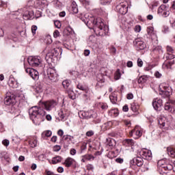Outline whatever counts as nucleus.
<instances>
[{
  "label": "nucleus",
  "instance_id": "1",
  "mask_svg": "<svg viewBox=\"0 0 175 175\" xmlns=\"http://www.w3.org/2000/svg\"><path fill=\"white\" fill-rule=\"evenodd\" d=\"M81 20L84 21L90 29H94L96 35H98V36H105L109 31V27L105 25L103 19L100 18H95L93 16H90L89 14H85L81 16Z\"/></svg>",
  "mask_w": 175,
  "mask_h": 175
},
{
  "label": "nucleus",
  "instance_id": "2",
  "mask_svg": "<svg viewBox=\"0 0 175 175\" xmlns=\"http://www.w3.org/2000/svg\"><path fill=\"white\" fill-rule=\"evenodd\" d=\"M29 114L33 124H35V125H40V122L44 121L46 111L40 107L34 106L29 109Z\"/></svg>",
  "mask_w": 175,
  "mask_h": 175
},
{
  "label": "nucleus",
  "instance_id": "3",
  "mask_svg": "<svg viewBox=\"0 0 175 175\" xmlns=\"http://www.w3.org/2000/svg\"><path fill=\"white\" fill-rule=\"evenodd\" d=\"M48 49V53L46 55L45 59L48 64H51L57 61L59 51L61 50L59 48H46Z\"/></svg>",
  "mask_w": 175,
  "mask_h": 175
},
{
  "label": "nucleus",
  "instance_id": "4",
  "mask_svg": "<svg viewBox=\"0 0 175 175\" xmlns=\"http://www.w3.org/2000/svg\"><path fill=\"white\" fill-rule=\"evenodd\" d=\"M159 94L163 98H169L172 95V88L169 87L166 83H161L159 87Z\"/></svg>",
  "mask_w": 175,
  "mask_h": 175
},
{
  "label": "nucleus",
  "instance_id": "5",
  "mask_svg": "<svg viewBox=\"0 0 175 175\" xmlns=\"http://www.w3.org/2000/svg\"><path fill=\"white\" fill-rule=\"evenodd\" d=\"M27 62L30 66L36 67L40 65L42 62V59L38 56H30L27 59Z\"/></svg>",
  "mask_w": 175,
  "mask_h": 175
},
{
  "label": "nucleus",
  "instance_id": "6",
  "mask_svg": "<svg viewBox=\"0 0 175 175\" xmlns=\"http://www.w3.org/2000/svg\"><path fill=\"white\" fill-rule=\"evenodd\" d=\"M138 154L142 157V158H143V159L150 161L152 158V153L151 152V150L146 148L142 149L138 152Z\"/></svg>",
  "mask_w": 175,
  "mask_h": 175
},
{
  "label": "nucleus",
  "instance_id": "7",
  "mask_svg": "<svg viewBox=\"0 0 175 175\" xmlns=\"http://www.w3.org/2000/svg\"><path fill=\"white\" fill-rule=\"evenodd\" d=\"M47 76L51 81H57L58 80V74L54 68H49L46 70Z\"/></svg>",
  "mask_w": 175,
  "mask_h": 175
},
{
  "label": "nucleus",
  "instance_id": "8",
  "mask_svg": "<svg viewBox=\"0 0 175 175\" xmlns=\"http://www.w3.org/2000/svg\"><path fill=\"white\" fill-rule=\"evenodd\" d=\"M116 12L120 14H126L128 13V3L124 1L116 5Z\"/></svg>",
  "mask_w": 175,
  "mask_h": 175
},
{
  "label": "nucleus",
  "instance_id": "9",
  "mask_svg": "<svg viewBox=\"0 0 175 175\" xmlns=\"http://www.w3.org/2000/svg\"><path fill=\"white\" fill-rule=\"evenodd\" d=\"M157 13L162 17H169V16L170 15V11H169V8H167L165 5H161L159 8Z\"/></svg>",
  "mask_w": 175,
  "mask_h": 175
},
{
  "label": "nucleus",
  "instance_id": "10",
  "mask_svg": "<svg viewBox=\"0 0 175 175\" xmlns=\"http://www.w3.org/2000/svg\"><path fill=\"white\" fill-rule=\"evenodd\" d=\"M42 107L45 110H46V111H50L51 110H52V109H54V107L57 106L58 103H57V101L52 100L44 102L42 103Z\"/></svg>",
  "mask_w": 175,
  "mask_h": 175
},
{
  "label": "nucleus",
  "instance_id": "11",
  "mask_svg": "<svg viewBox=\"0 0 175 175\" xmlns=\"http://www.w3.org/2000/svg\"><path fill=\"white\" fill-rule=\"evenodd\" d=\"M25 69L26 73H28L33 80H38L39 79V72L38 70L31 68H27L25 66Z\"/></svg>",
  "mask_w": 175,
  "mask_h": 175
},
{
  "label": "nucleus",
  "instance_id": "12",
  "mask_svg": "<svg viewBox=\"0 0 175 175\" xmlns=\"http://www.w3.org/2000/svg\"><path fill=\"white\" fill-rule=\"evenodd\" d=\"M81 115L83 118H86V120H90V118H97L98 113L94 111H81Z\"/></svg>",
  "mask_w": 175,
  "mask_h": 175
},
{
  "label": "nucleus",
  "instance_id": "13",
  "mask_svg": "<svg viewBox=\"0 0 175 175\" xmlns=\"http://www.w3.org/2000/svg\"><path fill=\"white\" fill-rule=\"evenodd\" d=\"M163 105V102L161 99H154L152 102V106L154 110L157 111H161L162 110V105Z\"/></svg>",
  "mask_w": 175,
  "mask_h": 175
},
{
  "label": "nucleus",
  "instance_id": "14",
  "mask_svg": "<svg viewBox=\"0 0 175 175\" xmlns=\"http://www.w3.org/2000/svg\"><path fill=\"white\" fill-rule=\"evenodd\" d=\"M131 165H137V166L140 167L143 166L144 161H143V157L137 156L131 161Z\"/></svg>",
  "mask_w": 175,
  "mask_h": 175
},
{
  "label": "nucleus",
  "instance_id": "15",
  "mask_svg": "<svg viewBox=\"0 0 175 175\" xmlns=\"http://www.w3.org/2000/svg\"><path fill=\"white\" fill-rule=\"evenodd\" d=\"M15 103H16V96H14V95L8 96L4 98V103L7 106H9L10 105H12Z\"/></svg>",
  "mask_w": 175,
  "mask_h": 175
},
{
  "label": "nucleus",
  "instance_id": "16",
  "mask_svg": "<svg viewBox=\"0 0 175 175\" xmlns=\"http://www.w3.org/2000/svg\"><path fill=\"white\" fill-rule=\"evenodd\" d=\"M147 33L148 36H152L154 39V43L155 44H158V39L157 38V36L154 33V27H150L147 28Z\"/></svg>",
  "mask_w": 175,
  "mask_h": 175
},
{
  "label": "nucleus",
  "instance_id": "17",
  "mask_svg": "<svg viewBox=\"0 0 175 175\" xmlns=\"http://www.w3.org/2000/svg\"><path fill=\"white\" fill-rule=\"evenodd\" d=\"M8 84L11 88H18V82L14 78L10 79Z\"/></svg>",
  "mask_w": 175,
  "mask_h": 175
},
{
  "label": "nucleus",
  "instance_id": "18",
  "mask_svg": "<svg viewBox=\"0 0 175 175\" xmlns=\"http://www.w3.org/2000/svg\"><path fill=\"white\" fill-rule=\"evenodd\" d=\"M133 133H135L136 136H138V137H142V135H143L142 129H140L139 126H136L135 128L131 131V135Z\"/></svg>",
  "mask_w": 175,
  "mask_h": 175
},
{
  "label": "nucleus",
  "instance_id": "19",
  "mask_svg": "<svg viewBox=\"0 0 175 175\" xmlns=\"http://www.w3.org/2000/svg\"><path fill=\"white\" fill-rule=\"evenodd\" d=\"M23 18H24V20H31V19L33 18V12H29V11H26L23 14Z\"/></svg>",
  "mask_w": 175,
  "mask_h": 175
},
{
  "label": "nucleus",
  "instance_id": "20",
  "mask_svg": "<svg viewBox=\"0 0 175 175\" xmlns=\"http://www.w3.org/2000/svg\"><path fill=\"white\" fill-rule=\"evenodd\" d=\"M74 163H75V159L70 157H68L65 160L64 165H65L66 167H70Z\"/></svg>",
  "mask_w": 175,
  "mask_h": 175
},
{
  "label": "nucleus",
  "instance_id": "21",
  "mask_svg": "<svg viewBox=\"0 0 175 175\" xmlns=\"http://www.w3.org/2000/svg\"><path fill=\"white\" fill-rule=\"evenodd\" d=\"M71 10L74 14H77V13H79V8L77 7V3H76L75 1L72 2Z\"/></svg>",
  "mask_w": 175,
  "mask_h": 175
},
{
  "label": "nucleus",
  "instance_id": "22",
  "mask_svg": "<svg viewBox=\"0 0 175 175\" xmlns=\"http://www.w3.org/2000/svg\"><path fill=\"white\" fill-rule=\"evenodd\" d=\"M174 64V60H172L167 63H164L163 64V68H164V69H172V66Z\"/></svg>",
  "mask_w": 175,
  "mask_h": 175
},
{
  "label": "nucleus",
  "instance_id": "23",
  "mask_svg": "<svg viewBox=\"0 0 175 175\" xmlns=\"http://www.w3.org/2000/svg\"><path fill=\"white\" fill-rule=\"evenodd\" d=\"M62 161V157L59 156H56L52 158V163L53 165H57V163H59Z\"/></svg>",
  "mask_w": 175,
  "mask_h": 175
},
{
  "label": "nucleus",
  "instance_id": "24",
  "mask_svg": "<svg viewBox=\"0 0 175 175\" xmlns=\"http://www.w3.org/2000/svg\"><path fill=\"white\" fill-rule=\"evenodd\" d=\"M131 109L132 110V111H134V113H136V111L139 110V105L136 103H131Z\"/></svg>",
  "mask_w": 175,
  "mask_h": 175
},
{
  "label": "nucleus",
  "instance_id": "25",
  "mask_svg": "<svg viewBox=\"0 0 175 175\" xmlns=\"http://www.w3.org/2000/svg\"><path fill=\"white\" fill-rule=\"evenodd\" d=\"M167 154L170 155L172 158H175V150L174 149L172 148H167Z\"/></svg>",
  "mask_w": 175,
  "mask_h": 175
},
{
  "label": "nucleus",
  "instance_id": "26",
  "mask_svg": "<svg viewBox=\"0 0 175 175\" xmlns=\"http://www.w3.org/2000/svg\"><path fill=\"white\" fill-rule=\"evenodd\" d=\"M37 3L39 5L41 9H44V8H46L47 6V4H46L44 0H38Z\"/></svg>",
  "mask_w": 175,
  "mask_h": 175
},
{
  "label": "nucleus",
  "instance_id": "27",
  "mask_svg": "<svg viewBox=\"0 0 175 175\" xmlns=\"http://www.w3.org/2000/svg\"><path fill=\"white\" fill-rule=\"evenodd\" d=\"M59 116L62 120H64L66 117V110L64 109H60Z\"/></svg>",
  "mask_w": 175,
  "mask_h": 175
},
{
  "label": "nucleus",
  "instance_id": "28",
  "mask_svg": "<svg viewBox=\"0 0 175 175\" xmlns=\"http://www.w3.org/2000/svg\"><path fill=\"white\" fill-rule=\"evenodd\" d=\"M52 134L53 133L51 132V131L47 130L42 133V137H50V136H51Z\"/></svg>",
  "mask_w": 175,
  "mask_h": 175
},
{
  "label": "nucleus",
  "instance_id": "29",
  "mask_svg": "<svg viewBox=\"0 0 175 175\" xmlns=\"http://www.w3.org/2000/svg\"><path fill=\"white\" fill-rule=\"evenodd\" d=\"M107 146L113 147V146H114V139L110 137L107 138Z\"/></svg>",
  "mask_w": 175,
  "mask_h": 175
},
{
  "label": "nucleus",
  "instance_id": "30",
  "mask_svg": "<svg viewBox=\"0 0 175 175\" xmlns=\"http://www.w3.org/2000/svg\"><path fill=\"white\" fill-rule=\"evenodd\" d=\"M109 99L113 105H116V103H117V96H116V94L110 95Z\"/></svg>",
  "mask_w": 175,
  "mask_h": 175
},
{
  "label": "nucleus",
  "instance_id": "31",
  "mask_svg": "<svg viewBox=\"0 0 175 175\" xmlns=\"http://www.w3.org/2000/svg\"><path fill=\"white\" fill-rule=\"evenodd\" d=\"M34 91L37 94H40L41 92H43V87H42V85H37L36 86Z\"/></svg>",
  "mask_w": 175,
  "mask_h": 175
},
{
  "label": "nucleus",
  "instance_id": "32",
  "mask_svg": "<svg viewBox=\"0 0 175 175\" xmlns=\"http://www.w3.org/2000/svg\"><path fill=\"white\" fill-rule=\"evenodd\" d=\"M83 158L86 159V161H94V159H95V157H94L92 154H85L83 156Z\"/></svg>",
  "mask_w": 175,
  "mask_h": 175
},
{
  "label": "nucleus",
  "instance_id": "33",
  "mask_svg": "<svg viewBox=\"0 0 175 175\" xmlns=\"http://www.w3.org/2000/svg\"><path fill=\"white\" fill-rule=\"evenodd\" d=\"M115 80H120L121 79V72H120V69H118L114 75Z\"/></svg>",
  "mask_w": 175,
  "mask_h": 175
},
{
  "label": "nucleus",
  "instance_id": "34",
  "mask_svg": "<svg viewBox=\"0 0 175 175\" xmlns=\"http://www.w3.org/2000/svg\"><path fill=\"white\" fill-rule=\"evenodd\" d=\"M45 43L46 44H51V43H53V39H51V36H46Z\"/></svg>",
  "mask_w": 175,
  "mask_h": 175
},
{
  "label": "nucleus",
  "instance_id": "35",
  "mask_svg": "<svg viewBox=\"0 0 175 175\" xmlns=\"http://www.w3.org/2000/svg\"><path fill=\"white\" fill-rule=\"evenodd\" d=\"M135 49L137 51H140V50H144L146 49V44H136Z\"/></svg>",
  "mask_w": 175,
  "mask_h": 175
},
{
  "label": "nucleus",
  "instance_id": "36",
  "mask_svg": "<svg viewBox=\"0 0 175 175\" xmlns=\"http://www.w3.org/2000/svg\"><path fill=\"white\" fill-rule=\"evenodd\" d=\"M62 85H63L64 88H68L69 87V85H70V81L64 80L62 82Z\"/></svg>",
  "mask_w": 175,
  "mask_h": 175
},
{
  "label": "nucleus",
  "instance_id": "37",
  "mask_svg": "<svg viewBox=\"0 0 175 175\" xmlns=\"http://www.w3.org/2000/svg\"><path fill=\"white\" fill-rule=\"evenodd\" d=\"M55 8H57V9H62V8H64V3L59 1H57L55 3Z\"/></svg>",
  "mask_w": 175,
  "mask_h": 175
},
{
  "label": "nucleus",
  "instance_id": "38",
  "mask_svg": "<svg viewBox=\"0 0 175 175\" xmlns=\"http://www.w3.org/2000/svg\"><path fill=\"white\" fill-rule=\"evenodd\" d=\"M89 43H96V38L95 36H90L88 39Z\"/></svg>",
  "mask_w": 175,
  "mask_h": 175
},
{
  "label": "nucleus",
  "instance_id": "39",
  "mask_svg": "<svg viewBox=\"0 0 175 175\" xmlns=\"http://www.w3.org/2000/svg\"><path fill=\"white\" fill-rule=\"evenodd\" d=\"M134 44H144V42H143V40L142 38H137L133 42Z\"/></svg>",
  "mask_w": 175,
  "mask_h": 175
},
{
  "label": "nucleus",
  "instance_id": "40",
  "mask_svg": "<svg viewBox=\"0 0 175 175\" xmlns=\"http://www.w3.org/2000/svg\"><path fill=\"white\" fill-rule=\"evenodd\" d=\"M147 81V79L144 77H141L138 79V83L143 84Z\"/></svg>",
  "mask_w": 175,
  "mask_h": 175
},
{
  "label": "nucleus",
  "instance_id": "41",
  "mask_svg": "<svg viewBox=\"0 0 175 175\" xmlns=\"http://www.w3.org/2000/svg\"><path fill=\"white\" fill-rule=\"evenodd\" d=\"M134 31L137 33L140 32V31H142V26L139 25H135L134 27Z\"/></svg>",
  "mask_w": 175,
  "mask_h": 175
},
{
  "label": "nucleus",
  "instance_id": "42",
  "mask_svg": "<svg viewBox=\"0 0 175 175\" xmlns=\"http://www.w3.org/2000/svg\"><path fill=\"white\" fill-rule=\"evenodd\" d=\"M36 31H38V26L32 25L31 26V32H32L33 35L36 34Z\"/></svg>",
  "mask_w": 175,
  "mask_h": 175
},
{
  "label": "nucleus",
  "instance_id": "43",
  "mask_svg": "<svg viewBox=\"0 0 175 175\" xmlns=\"http://www.w3.org/2000/svg\"><path fill=\"white\" fill-rule=\"evenodd\" d=\"M167 169H168V170H172V169H173L174 172H175V161L172 163V165H167Z\"/></svg>",
  "mask_w": 175,
  "mask_h": 175
},
{
  "label": "nucleus",
  "instance_id": "44",
  "mask_svg": "<svg viewBox=\"0 0 175 175\" xmlns=\"http://www.w3.org/2000/svg\"><path fill=\"white\" fill-rule=\"evenodd\" d=\"M125 144H127V146H133V139H126Z\"/></svg>",
  "mask_w": 175,
  "mask_h": 175
},
{
  "label": "nucleus",
  "instance_id": "45",
  "mask_svg": "<svg viewBox=\"0 0 175 175\" xmlns=\"http://www.w3.org/2000/svg\"><path fill=\"white\" fill-rule=\"evenodd\" d=\"M111 0H100L101 5H109Z\"/></svg>",
  "mask_w": 175,
  "mask_h": 175
},
{
  "label": "nucleus",
  "instance_id": "46",
  "mask_svg": "<svg viewBox=\"0 0 175 175\" xmlns=\"http://www.w3.org/2000/svg\"><path fill=\"white\" fill-rule=\"evenodd\" d=\"M169 32V27L168 26H163L162 29L163 33H167Z\"/></svg>",
  "mask_w": 175,
  "mask_h": 175
},
{
  "label": "nucleus",
  "instance_id": "47",
  "mask_svg": "<svg viewBox=\"0 0 175 175\" xmlns=\"http://www.w3.org/2000/svg\"><path fill=\"white\" fill-rule=\"evenodd\" d=\"M167 53H171L172 54H173V53H174V49H173V48L169 45L167 46Z\"/></svg>",
  "mask_w": 175,
  "mask_h": 175
},
{
  "label": "nucleus",
  "instance_id": "48",
  "mask_svg": "<svg viewBox=\"0 0 175 175\" xmlns=\"http://www.w3.org/2000/svg\"><path fill=\"white\" fill-rule=\"evenodd\" d=\"M79 1L85 6H88V5H90V0H79Z\"/></svg>",
  "mask_w": 175,
  "mask_h": 175
},
{
  "label": "nucleus",
  "instance_id": "49",
  "mask_svg": "<svg viewBox=\"0 0 175 175\" xmlns=\"http://www.w3.org/2000/svg\"><path fill=\"white\" fill-rule=\"evenodd\" d=\"M154 77H156L157 79H161L162 77V74H161L159 71H156L154 72Z\"/></svg>",
  "mask_w": 175,
  "mask_h": 175
},
{
  "label": "nucleus",
  "instance_id": "50",
  "mask_svg": "<svg viewBox=\"0 0 175 175\" xmlns=\"http://www.w3.org/2000/svg\"><path fill=\"white\" fill-rule=\"evenodd\" d=\"M59 150H61V146L55 145V146H53V151H55V152H58Z\"/></svg>",
  "mask_w": 175,
  "mask_h": 175
},
{
  "label": "nucleus",
  "instance_id": "51",
  "mask_svg": "<svg viewBox=\"0 0 175 175\" xmlns=\"http://www.w3.org/2000/svg\"><path fill=\"white\" fill-rule=\"evenodd\" d=\"M2 144H3V146L5 147H8V146L10 144V142H9V139H4L2 141Z\"/></svg>",
  "mask_w": 175,
  "mask_h": 175
},
{
  "label": "nucleus",
  "instance_id": "52",
  "mask_svg": "<svg viewBox=\"0 0 175 175\" xmlns=\"http://www.w3.org/2000/svg\"><path fill=\"white\" fill-rule=\"evenodd\" d=\"M159 124L161 128H164L166 123L165 122H163V119H160L159 120Z\"/></svg>",
  "mask_w": 175,
  "mask_h": 175
},
{
  "label": "nucleus",
  "instance_id": "53",
  "mask_svg": "<svg viewBox=\"0 0 175 175\" xmlns=\"http://www.w3.org/2000/svg\"><path fill=\"white\" fill-rule=\"evenodd\" d=\"M54 24H55V27H56V28H61V22H59V21H55L54 22Z\"/></svg>",
  "mask_w": 175,
  "mask_h": 175
},
{
  "label": "nucleus",
  "instance_id": "54",
  "mask_svg": "<svg viewBox=\"0 0 175 175\" xmlns=\"http://www.w3.org/2000/svg\"><path fill=\"white\" fill-rule=\"evenodd\" d=\"M137 62V66H139V68H142V66H143V60H142V59L138 58Z\"/></svg>",
  "mask_w": 175,
  "mask_h": 175
},
{
  "label": "nucleus",
  "instance_id": "55",
  "mask_svg": "<svg viewBox=\"0 0 175 175\" xmlns=\"http://www.w3.org/2000/svg\"><path fill=\"white\" fill-rule=\"evenodd\" d=\"M30 144L31 147L33 148L36 147V146L38 145V141L37 140L31 141L30 142Z\"/></svg>",
  "mask_w": 175,
  "mask_h": 175
},
{
  "label": "nucleus",
  "instance_id": "56",
  "mask_svg": "<svg viewBox=\"0 0 175 175\" xmlns=\"http://www.w3.org/2000/svg\"><path fill=\"white\" fill-rule=\"evenodd\" d=\"M59 35H60L59 31L55 30V31L53 32V37L54 38H58L59 36Z\"/></svg>",
  "mask_w": 175,
  "mask_h": 175
},
{
  "label": "nucleus",
  "instance_id": "57",
  "mask_svg": "<svg viewBox=\"0 0 175 175\" xmlns=\"http://www.w3.org/2000/svg\"><path fill=\"white\" fill-rule=\"evenodd\" d=\"M77 87L78 90H81V91H85V88H84L81 84H78Z\"/></svg>",
  "mask_w": 175,
  "mask_h": 175
},
{
  "label": "nucleus",
  "instance_id": "58",
  "mask_svg": "<svg viewBox=\"0 0 175 175\" xmlns=\"http://www.w3.org/2000/svg\"><path fill=\"white\" fill-rule=\"evenodd\" d=\"M100 107L103 109V110H107V104H101L100 105Z\"/></svg>",
  "mask_w": 175,
  "mask_h": 175
},
{
  "label": "nucleus",
  "instance_id": "59",
  "mask_svg": "<svg viewBox=\"0 0 175 175\" xmlns=\"http://www.w3.org/2000/svg\"><path fill=\"white\" fill-rule=\"evenodd\" d=\"M0 8H6V2L0 0Z\"/></svg>",
  "mask_w": 175,
  "mask_h": 175
},
{
  "label": "nucleus",
  "instance_id": "60",
  "mask_svg": "<svg viewBox=\"0 0 175 175\" xmlns=\"http://www.w3.org/2000/svg\"><path fill=\"white\" fill-rule=\"evenodd\" d=\"M90 53H91V51L88 49H85L83 52V54L85 57H88V55H90Z\"/></svg>",
  "mask_w": 175,
  "mask_h": 175
},
{
  "label": "nucleus",
  "instance_id": "61",
  "mask_svg": "<svg viewBox=\"0 0 175 175\" xmlns=\"http://www.w3.org/2000/svg\"><path fill=\"white\" fill-rule=\"evenodd\" d=\"M66 49H67L68 50H70L71 51H73V50H75V47H72V46H70V44H66L65 46Z\"/></svg>",
  "mask_w": 175,
  "mask_h": 175
},
{
  "label": "nucleus",
  "instance_id": "62",
  "mask_svg": "<svg viewBox=\"0 0 175 175\" xmlns=\"http://www.w3.org/2000/svg\"><path fill=\"white\" fill-rule=\"evenodd\" d=\"M93 135H94V131H90L86 133V136H88V137H91V136H93Z\"/></svg>",
  "mask_w": 175,
  "mask_h": 175
},
{
  "label": "nucleus",
  "instance_id": "63",
  "mask_svg": "<svg viewBox=\"0 0 175 175\" xmlns=\"http://www.w3.org/2000/svg\"><path fill=\"white\" fill-rule=\"evenodd\" d=\"M116 162H117V163H123L124 159L121 158H117L116 159Z\"/></svg>",
  "mask_w": 175,
  "mask_h": 175
},
{
  "label": "nucleus",
  "instance_id": "64",
  "mask_svg": "<svg viewBox=\"0 0 175 175\" xmlns=\"http://www.w3.org/2000/svg\"><path fill=\"white\" fill-rule=\"evenodd\" d=\"M70 154L71 155H76V149H75V148L70 149Z\"/></svg>",
  "mask_w": 175,
  "mask_h": 175
}]
</instances>
